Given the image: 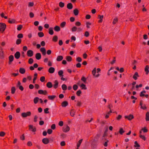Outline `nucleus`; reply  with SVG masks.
Listing matches in <instances>:
<instances>
[{"instance_id":"nucleus-7","label":"nucleus","mask_w":149,"mask_h":149,"mask_svg":"<svg viewBox=\"0 0 149 149\" xmlns=\"http://www.w3.org/2000/svg\"><path fill=\"white\" fill-rule=\"evenodd\" d=\"M140 108L141 109L143 110H146V109L147 107L146 105L144 104H143L141 101L140 102Z\"/></svg>"},{"instance_id":"nucleus-25","label":"nucleus","mask_w":149,"mask_h":149,"mask_svg":"<svg viewBox=\"0 0 149 149\" xmlns=\"http://www.w3.org/2000/svg\"><path fill=\"white\" fill-rule=\"evenodd\" d=\"M46 86L48 88H51L52 87V84L51 82H49L47 84Z\"/></svg>"},{"instance_id":"nucleus-10","label":"nucleus","mask_w":149,"mask_h":149,"mask_svg":"<svg viewBox=\"0 0 149 149\" xmlns=\"http://www.w3.org/2000/svg\"><path fill=\"white\" fill-rule=\"evenodd\" d=\"M9 61L8 62V64H9L10 65L11 64L12 62H13L14 60L13 56L12 55H10L9 57Z\"/></svg>"},{"instance_id":"nucleus-55","label":"nucleus","mask_w":149,"mask_h":149,"mask_svg":"<svg viewBox=\"0 0 149 149\" xmlns=\"http://www.w3.org/2000/svg\"><path fill=\"white\" fill-rule=\"evenodd\" d=\"M17 37L18 38H22L23 37V34L22 33H19Z\"/></svg>"},{"instance_id":"nucleus-11","label":"nucleus","mask_w":149,"mask_h":149,"mask_svg":"<svg viewBox=\"0 0 149 149\" xmlns=\"http://www.w3.org/2000/svg\"><path fill=\"white\" fill-rule=\"evenodd\" d=\"M42 142L44 144H47L49 143V140L48 139L45 138L42 139Z\"/></svg>"},{"instance_id":"nucleus-29","label":"nucleus","mask_w":149,"mask_h":149,"mask_svg":"<svg viewBox=\"0 0 149 149\" xmlns=\"http://www.w3.org/2000/svg\"><path fill=\"white\" fill-rule=\"evenodd\" d=\"M74 14L75 15L77 16L79 14V11L77 9H75L73 11Z\"/></svg>"},{"instance_id":"nucleus-40","label":"nucleus","mask_w":149,"mask_h":149,"mask_svg":"<svg viewBox=\"0 0 149 149\" xmlns=\"http://www.w3.org/2000/svg\"><path fill=\"white\" fill-rule=\"evenodd\" d=\"M66 25V22H62L60 24V26L61 27H64Z\"/></svg>"},{"instance_id":"nucleus-53","label":"nucleus","mask_w":149,"mask_h":149,"mask_svg":"<svg viewBox=\"0 0 149 149\" xmlns=\"http://www.w3.org/2000/svg\"><path fill=\"white\" fill-rule=\"evenodd\" d=\"M73 88L74 90L76 91L78 88V86L77 85L74 84L73 86Z\"/></svg>"},{"instance_id":"nucleus-17","label":"nucleus","mask_w":149,"mask_h":149,"mask_svg":"<svg viewBox=\"0 0 149 149\" xmlns=\"http://www.w3.org/2000/svg\"><path fill=\"white\" fill-rule=\"evenodd\" d=\"M41 56L40 53H37L36 54V58L38 60L40 59L41 58Z\"/></svg>"},{"instance_id":"nucleus-45","label":"nucleus","mask_w":149,"mask_h":149,"mask_svg":"<svg viewBox=\"0 0 149 149\" xmlns=\"http://www.w3.org/2000/svg\"><path fill=\"white\" fill-rule=\"evenodd\" d=\"M33 60L32 58H31L29 59L28 62L29 64H31L33 63Z\"/></svg>"},{"instance_id":"nucleus-18","label":"nucleus","mask_w":149,"mask_h":149,"mask_svg":"<svg viewBox=\"0 0 149 149\" xmlns=\"http://www.w3.org/2000/svg\"><path fill=\"white\" fill-rule=\"evenodd\" d=\"M68 103L67 101L63 102L61 104V106L63 107H65L68 105Z\"/></svg>"},{"instance_id":"nucleus-28","label":"nucleus","mask_w":149,"mask_h":149,"mask_svg":"<svg viewBox=\"0 0 149 149\" xmlns=\"http://www.w3.org/2000/svg\"><path fill=\"white\" fill-rule=\"evenodd\" d=\"M56 97V96L55 95H49L48 96V98L49 100H53Z\"/></svg>"},{"instance_id":"nucleus-26","label":"nucleus","mask_w":149,"mask_h":149,"mask_svg":"<svg viewBox=\"0 0 149 149\" xmlns=\"http://www.w3.org/2000/svg\"><path fill=\"white\" fill-rule=\"evenodd\" d=\"M63 72L62 70H60L58 72V74L60 77H61V76H63Z\"/></svg>"},{"instance_id":"nucleus-61","label":"nucleus","mask_w":149,"mask_h":149,"mask_svg":"<svg viewBox=\"0 0 149 149\" xmlns=\"http://www.w3.org/2000/svg\"><path fill=\"white\" fill-rule=\"evenodd\" d=\"M56 128V125L55 124H52L51 126V128L53 130L55 129Z\"/></svg>"},{"instance_id":"nucleus-8","label":"nucleus","mask_w":149,"mask_h":149,"mask_svg":"<svg viewBox=\"0 0 149 149\" xmlns=\"http://www.w3.org/2000/svg\"><path fill=\"white\" fill-rule=\"evenodd\" d=\"M38 93L40 94H43L46 95L47 93V91L46 90H40L38 91Z\"/></svg>"},{"instance_id":"nucleus-41","label":"nucleus","mask_w":149,"mask_h":149,"mask_svg":"<svg viewBox=\"0 0 149 149\" xmlns=\"http://www.w3.org/2000/svg\"><path fill=\"white\" fill-rule=\"evenodd\" d=\"M57 40L58 37L57 36H54L52 39L53 41L54 42H56Z\"/></svg>"},{"instance_id":"nucleus-62","label":"nucleus","mask_w":149,"mask_h":149,"mask_svg":"<svg viewBox=\"0 0 149 149\" xmlns=\"http://www.w3.org/2000/svg\"><path fill=\"white\" fill-rule=\"evenodd\" d=\"M22 25H19L18 26L17 30L18 31H20L22 29Z\"/></svg>"},{"instance_id":"nucleus-15","label":"nucleus","mask_w":149,"mask_h":149,"mask_svg":"<svg viewBox=\"0 0 149 149\" xmlns=\"http://www.w3.org/2000/svg\"><path fill=\"white\" fill-rule=\"evenodd\" d=\"M149 66L148 65H146L145 68V71L146 72V74H148L149 73Z\"/></svg>"},{"instance_id":"nucleus-3","label":"nucleus","mask_w":149,"mask_h":149,"mask_svg":"<svg viewBox=\"0 0 149 149\" xmlns=\"http://www.w3.org/2000/svg\"><path fill=\"white\" fill-rule=\"evenodd\" d=\"M6 27V25L4 23H0V31L3 32L4 31Z\"/></svg>"},{"instance_id":"nucleus-49","label":"nucleus","mask_w":149,"mask_h":149,"mask_svg":"<svg viewBox=\"0 0 149 149\" xmlns=\"http://www.w3.org/2000/svg\"><path fill=\"white\" fill-rule=\"evenodd\" d=\"M45 78L44 76L41 77L40 79V80L42 82H43L45 81Z\"/></svg>"},{"instance_id":"nucleus-50","label":"nucleus","mask_w":149,"mask_h":149,"mask_svg":"<svg viewBox=\"0 0 149 149\" xmlns=\"http://www.w3.org/2000/svg\"><path fill=\"white\" fill-rule=\"evenodd\" d=\"M22 41V40L20 39H18L17 40L16 42V43L17 45H19V44Z\"/></svg>"},{"instance_id":"nucleus-47","label":"nucleus","mask_w":149,"mask_h":149,"mask_svg":"<svg viewBox=\"0 0 149 149\" xmlns=\"http://www.w3.org/2000/svg\"><path fill=\"white\" fill-rule=\"evenodd\" d=\"M118 19L117 17H115L113 19V24H115L118 21Z\"/></svg>"},{"instance_id":"nucleus-63","label":"nucleus","mask_w":149,"mask_h":149,"mask_svg":"<svg viewBox=\"0 0 149 149\" xmlns=\"http://www.w3.org/2000/svg\"><path fill=\"white\" fill-rule=\"evenodd\" d=\"M89 32L88 31H86L85 33L84 36L86 37H88L89 36Z\"/></svg>"},{"instance_id":"nucleus-32","label":"nucleus","mask_w":149,"mask_h":149,"mask_svg":"<svg viewBox=\"0 0 149 149\" xmlns=\"http://www.w3.org/2000/svg\"><path fill=\"white\" fill-rule=\"evenodd\" d=\"M54 30L55 31L58 32L60 30V28L59 26H56L54 27Z\"/></svg>"},{"instance_id":"nucleus-64","label":"nucleus","mask_w":149,"mask_h":149,"mask_svg":"<svg viewBox=\"0 0 149 149\" xmlns=\"http://www.w3.org/2000/svg\"><path fill=\"white\" fill-rule=\"evenodd\" d=\"M81 80L84 83H85L86 81V78L84 77H83L81 78Z\"/></svg>"},{"instance_id":"nucleus-6","label":"nucleus","mask_w":149,"mask_h":149,"mask_svg":"<svg viewBox=\"0 0 149 149\" xmlns=\"http://www.w3.org/2000/svg\"><path fill=\"white\" fill-rule=\"evenodd\" d=\"M125 118L126 119H127L128 120H131L132 119L134 118V117L133 115L132 114H130L129 115L127 116H125Z\"/></svg>"},{"instance_id":"nucleus-34","label":"nucleus","mask_w":149,"mask_h":149,"mask_svg":"<svg viewBox=\"0 0 149 149\" xmlns=\"http://www.w3.org/2000/svg\"><path fill=\"white\" fill-rule=\"evenodd\" d=\"M146 93V91L145 90H143L140 93V97H142L145 96V93Z\"/></svg>"},{"instance_id":"nucleus-37","label":"nucleus","mask_w":149,"mask_h":149,"mask_svg":"<svg viewBox=\"0 0 149 149\" xmlns=\"http://www.w3.org/2000/svg\"><path fill=\"white\" fill-rule=\"evenodd\" d=\"M67 60L69 62L71 61L72 60V57L70 56H67L66 58Z\"/></svg>"},{"instance_id":"nucleus-31","label":"nucleus","mask_w":149,"mask_h":149,"mask_svg":"<svg viewBox=\"0 0 149 149\" xmlns=\"http://www.w3.org/2000/svg\"><path fill=\"white\" fill-rule=\"evenodd\" d=\"M61 87L62 90L63 91L66 90L67 88V86L65 84H63L61 86Z\"/></svg>"},{"instance_id":"nucleus-14","label":"nucleus","mask_w":149,"mask_h":149,"mask_svg":"<svg viewBox=\"0 0 149 149\" xmlns=\"http://www.w3.org/2000/svg\"><path fill=\"white\" fill-rule=\"evenodd\" d=\"M55 71V68L52 67H50L48 69V72L50 73H53Z\"/></svg>"},{"instance_id":"nucleus-23","label":"nucleus","mask_w":149,"mask_h":149,"mask_svg":"<svg viewBox=\"0 0 149 149\" xmlns=\"http://www.w3.org/2000/svg\"><path fill=\"white\" fill-rule=\"evenodd\" d=\"M104 17L103 15H99L98 18L100 19V20H99L98 22L99 23H101L103 21V19Z\"/></svg>"},{"instance_id":"nucleus-59","label":"nucleus","mask_w":149,"mask_h":149,"mask_svg":"<svg viewBox=\"0 0 149 149\" xmlns=\"http://www.w3.org/2000/svg\"><path fill=\"white\" fill-rule=\"evenodd\" d=\"M5 134V133L3 132H0V136H3Z\"/></svg>"},{"instance_id":"nucleus-46","label":"nucleus","mask_w":149,"mask_h":149,"mask_svg":"<svg viewBox=\"0 0 149 149\" xmlns=\"http://www.w3.org/2000/svg\"><path fill=\"white\" fill-rule=\"evenodd\" d=\"M38 35L40 37H42L44 35L43 33L42 32H40L38 33Z\"/></svg>"},{"instance_id":"nucleus-35","label":"nucleus","mask_w":149,"mask_h":149,"mask_svg":"<svg viewBox=\"0 0 149 149\" xmlns=\"http://www.w3.org/2000/svg\"><path fill=\"white\" fill-rule=\"evenodd\" d=\"M29 129L30 130H36L35 127L32 125H29Z\"/></svg>"},{"instance_id":"nucleus-9","label":"nucleus","mask_w":149,"mask_h":149,"mask_svg":"<svg viewBox=\"0 0 149 149\" xmlns=\"http://www.w3.org/2000/svg\"><path fill=\"white\" fill-rule=\"evenodd\" d=\"M27 54L29 57H31L33 55V52L31 50H28L27 52Z\"/></svg>"},{"instance_id":"nucleus-33","label":"nucleus","mask_w":149,"mask_h":149,"mask_svg":"<svg viewBox=\"0 0 149 149\" xmlns=\"http://www.w3.org/2000/svg\"><path fill=\"white\" fill-rule=\"evenodd\" d=\"M39 98L38 97H35L33 100V102L34 104H37L39 100Z\"/></svg>"},{"instance_id":"nucleus-48","label":"nucleus","mask_w":149,"mask_h":149,"mask_svg":"<svg viewBox=\"0 0 149 149\" xmlns=\"http://www.w3.org/2000/svg\"><path fill=\"white\" fill-rule=\"evenodd\" d=\"M134 147H140V146L139 144L136 141H135L134 142Z\"/></svg>"},{"instance_id":"nucleus-42","label":"nucleus","mask_w":149,"mask_h":149,"mask_svg":"<svg viewBox=\"0 0 149 149\" xmlns=\"http://www.w3.org/2000/svg\"><path fill=\"white\" fill-rule=\"evenodd\" d=\"M59 5L60 7H61V8H63L65 4L64 3H63L62 2H60L59 3Z\"/></svg>"},{"instance_id":"nucleus-5","label":"nucleus","mask_w":149,"mask_h":149,"mask_svg":"<svg viewBox=\"0 0 149 149\" xmlns=\"http://www.w3.org/2000/svg\"><path fill=\"white\" fill-rule=\"evenodd\" d=\"M4 52L3 48L0 46V58L3 59L4 58Z\"/></svg>"},{"instance_id":"nucleus-38","label":"nucleus","mask_w":149,"mask_h":149,"mask_svg":"<svg viewBox=\"0 0 149 149\" xmlns=\"http://www.w3.org/2000/svg\"><path fill=\"white\" fill-rule=\"evenodd\" d=\"M82 140L83 139H81L79 141L78 143H77V147H78V148H79V146H80V145L82 142Z\"/></svg>"},{"instance_id":"nucleus-36","label":"nucleus","mask_w":149,"mask_h":149,"mask_svg":"<svg viewBox=\"0 0 149 149\" xmlns=\"http://www.w3.org/2000/svg\"><path fill=\"white\" fill-rule=\"evenodd\" d=\"M146 121H149V112H148L146 114Z\"/></svg>"},{"instance_id":"nucleus-57","label":"nucleus","mask_w":149,"mask_h":149,"mask_svg":"<svg viewBox=\"0 0 149 149\" xmlns=\"http://www.w3.org/2000/svg\"><path fill=\"white\" fill-rule=\"evenodd\" d=\"M75 24L77 26H80L81 25V23L79 22H77L75 23Z\"/></svg>"},{"instance_id":"nucleus-20","label":"nucleus","mask_w":149,"mask_h":149,"mask_svg":"<svg viewBox=\"0 0 149 149\" xmlns=\"http://www.w3.org/2000/svg\"><path fill=\"white\" fill-rule=\"evenodd\" d=\"M25 69L22 68H20L19 70V72L21 74H24L25 72Z\"/></svg>"},{"instance_id":"nucleus-58","label":"nucleus","mask_w":149,"mask_h":149,"mask_svg":"<svg viewBox=\"0 0 149 149\" xmlns=\"http://www.w3.org/2000/svg\"><path fill=\"white\" fill-rule=\"evenodd\" d=\"M76 61L78 62H81L82 61V59L80 57H78L76 58Z\"/></svg>"},{"instance_id":"nucleus-27","label":"nucleus","mask_w":149,"mask_h":149,"mask_svg":"<svg viewBox=\"0 0 149 149\" xmlns=\"http://www.w3.org/2000/svg\"><path fill=\"white\" fill-rule=\"evenodd\" d=\"M80 87L82 89L86 90L87 88L86 87V86L84 84H82L80 85Z\"/></svg>"},{"instance_id":"nucleus-22","label":"nucleus","mask_w":149,"mask_h":149,"mask_svg":"<svg viewBox=\"0 0 149 149\" xmlns=\"http://www.w3.org/2000/svg\"><path fill=\"white\" fill-rule=\"evenodd\" d=\"M54 88L56 89L58 87V82L57 80H56L54 82Z\"/></svg>"},{"instance_id":"nucleus-2","label":"nucleus","mask_w":149,"mask_h":149,"mask_svg":"<svg viewBox=\"0 0 149 149\" xmlns=\"http://www.w3.org/2000/svg\"><path fill=\"white\" fill-rule=\"evenodd\" d=\"M147 131H140V137L144 141H145L146 140V138L144 135V133L146 132Z\"/></svg>"},{"instance_id":"nucleus-13","label":"nucleus","mask_w":149,"mask_h":149,"mask_svg":"<svg viewBox=\"0 0 149 149\" xmlns=\"http://www.w3.org/2000/svg\"><path fill=\"white\" fill-rule=\"evenodd\" d=\"M20 55V54L19 52H16L14 55L15 58L17 59H18L19 58Z\"/></svg>"},{"instance_id":"nucleus-43","label":"nucleus","mask_w":149,"mask_h":149,"mask_svg":"<svg viewBox=\"0 0 149 149\" xmlns=\"http://www.w3.org/2000/svg\"><path fill=\"white\" fill-rule=\"evenodd\" d=\"M81 93V92L80 90H78L76 92V94L78 96H80Z\"/></svg>"},{"instance_id":"nucleus-51","label":"nucleus","mask_w":149,"mask_h":149,"mask_svg":"<svg viewBox=\"0 0 149 149\" xmlns=\"http://www.w3.org/2000/svg\"><path fill=\"white\" fill-rule=\"evenodd\" d=\"M91 25V23L90 22H88L86 23V27L88 28H90V26Z\"/></svg>"},{"instance_id":"nucleus-16","label":"nucleus","mask_w":149,"mask_h":149,"mask_svg":"<svg viewBox=\"0 0 149 149\" xmlns=\"http://www.w3.org/2000/svg\"><path fill=\"white\" fill-rule=\"evenodd\" d=\"M63 59V57L62 56L60 55L58 56L56 59V60L57 61H62Z\"/></svg>"},{"instance_id":"nucleus-60","label":"nucleus","mask_w":149,"mask_h":149,"mask_svg":"<svg viewBox=\"0 0 149 149\" xmlns=\"http://www.w3.org/2000/svg\"><path fill=\"white\" fill-rule=\"evenodd\" d=\"M48 110H49V108H46L44 110V112L45 113H49V111H48Z\"/></svg>"},{"instance_id":"nucleus-52","label":"nucleus","mask_w":149,"mask_h":149,"mask_svg":"<svg viewBox=\"0 0 149 149\" xmlns=\"http://www.w3.org/2000/svg\"><path fill=\"white\" fill-rule=\"evenodd\" d=\"M125 131H119V132H115V134L117 135L119 133L120 134H122Z\"/></svg>"},{"instance_id":"nucleus-19","label":"nucleus","mask_w":149,"mask_h":149,"mask_svg":"<svg viewBox=\"0 0 149 149\" xmlns=\"http://www.w3.org/2000/svg\"><path fill=\"white\" fill-rule=\"evenodd\" d=\"M139 77L138 74L137 72H135L134 75L133 76V78L135 80H136L137 79V77Z\"/></svg>"},{"instance_id":"nucleus-12","label":"nucleus","mask_w":149,"mask_h":149,"mask_svg":"<svg viewBox=\"0 0 149 149\" xmlns=\"http://www.w3.org/2000/svg\"><path fill=\"white\" fill-rule=\"evenodd\" d=\"M40 51L42 52L43 55H45L46 54V50L44 47H42L40 49Z\"/></svg>"},{"instance_id":"nucleus-21","label":"nucleus","mask_w":149,"mask_h":149,"mask_svg":"<svg viewBox=\"0 0 149 149\" xmlns=\"http://www.w3.org/2000/svg\"><path fill=\"white\" fill-rule=\"evenodd\" d=\"M67 8L69 9H72L73 8V5L71 3H69L67 5Z\"/></svg>"},{"instance_id":"nucleus-39","label":"nucleus","mask_w":149,"mask_h":149,"mask_svg":"<svg viewBox=\"0 0 149 149\" xmlns=\"http://www.w3.org/2000/svg\"><path fill=\"white\" fill-rule=\"evenodd\" d=\"M77 27L75 26H73L72 28L71 31L72 32H75L77 31Z\"/></svg>"},{"instance_id":"nucleus-4","label":"nucleus","mask_w":149,"mask_h":149,"mask_svg":"<svg viewBox=\"0 0 149 149\" xmlns=\"http://www.w3.org/2000/svg\"><path fill=\"white\" fill-rule=\"evenodd\" d=\"M31 114V113L30 111H28L26 113L24 112L22 113L21 116L23 118H25L28 116H30Z\"/></svg>"},{"instance_id":"nucleus-44","label":"nucleus","mask_w":149,"mask_h":149,"mask_svg":"<svg viewBox=\"0 0 149 149\" xmlns=\"http://www.w3.org/2000/svg\"><path fill=\"white\" fill-rule=\"evenodd\" d=\"M11 93L12 94H14L15 93L16 89L15 87H13L11 88Z\"/></svg>"},{"instance_id":"nucleus-1","label":"nucleus","mask_w":149,"mask_h":149,"mask_svg":"<svg viewBox=\"0 0 149 149\" xmlns=\"http://www.w3.org/2000/svg\"><path fill=\"white\" fill-rule=\"evenodd\" d=\"M96 70V68H95L92 70V73L93 76L94 77L97 78L99 77L100 76V74L99 73L100 72L101 70L100 68H97V71Z\"/></svg>"},{"instance_id":"nucleus-54","label":"nucleus","mask_w":149,"mask_h":149,"mask_svg":"<svg viewBox=\"0 0 149 149\" xmlns=\"http://www.w3.org/2000/svg\"><path fill=\"white\" fill-rule=\"evenodd\" d=\"M64 130H69L70 129V127L67 125L64 127Z\"/></svg>"},{"instance_id":"nucleus-56","label":"nucleus","mask_w":149,"mask_h":149,"mask_svg":"<svg viewBox=\"0 0 149 149\" xmlns=\"http://www.w3.org/2000/svg\"><path fill=\"white\" fill-rule=\"evenodd\" d=\"M63 125V121H60L58 123V125L60 126H62Z\"/></svg>"},{"instance_id":"nucleus-30","label":"nucleus","mask_w":149,"mask_h":149,"mask_svg":"<svg viewBox=\"0 0 149 149\" xmlns=\"http://www.w3.org/2000/svg\"><path fill=\"white\" fill-rule=\"evenodd\" d=\"M15 20L14 19H9L8 20V22L10 24H13L15 22Z\"/></svg>"},{"instance_id":"nucleus-24","label":"nucleus","mask_w":149,"mask_h":149,"mask_svg":"<svg viewBox=\"0 0 149 149\" xmlns=\"http://www.w3.org/2000/svg\"><path fill=\"white\" fill-rule=\"evenodd\" d=\"M49 33L51 35H52L54 34L53 28L52 27L49 28Z\"/></svg>"}]
</instances>
